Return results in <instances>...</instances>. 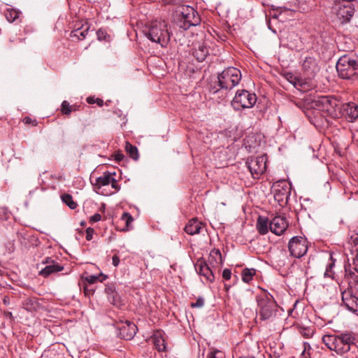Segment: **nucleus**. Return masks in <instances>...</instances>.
Wrapping results in <instances>:
<instances>
[{
	"mask_svg": "<svg viewBox=\"0 0 358 358\" xmlns=\"http://www.w3.org/2000/svg\"><path fill=\"white\" fill-rule=\"evenodd\" d=\"M23 122L24 124H31V123H34L36 122V120H32L31 117H25L23 120Z\"/></svg>",
	"mask_w": 358,
	"mask_h": 358,
	"instance_id": "nucleus-52",
	"label": "nucleus"
},
{
	"mask_svg": "<svg viewBox=\"0 0 358 358\" xmlns=\"http://www.w3.org/2000/svg\"><path fill=\"white\" fill-rule=\"evenodd\" d=\"M94 234V229L91 227H89L86 229V239L87 241H90L92 239Z\"/></svg>",
	"mask_w": 358,
	"mask_h": 358,
	"instance_id": "nucleus-43",
	"label": "nucleus"
},
{
	"mask_svg": "<svg viewBox=\"0 0 358 358\" xmlns=\"http://www.w3.org/2000/svg\"><path fill=\"white\" fill-rule=\"evenodd\" d=\"M166 26L164 20L152 21L145 34L151 41L159 43L162 47L165 46L171 39V34Z\"/></svg>",
	"mask_w": 358,
	"mask_h": 358,
	"instance_id": "nucleus-2",
	"label": "nucleus"
},
{
	"mask_svg": "<svg viewBox=\"0 0 358 358\" xmlns=\"http://www.w3.org/2000/svg\"><path fill=\"white\" fill-rule=\"evenodd\" d=\"M73 106L69 104L67 101H63L61 105V112L62 114L69 115L73 111Z\"/></svg>",
	"mask_w": 358,
	"mask_h": 358,
	"instance_id": "nucleus-34",
	"label": "nucleus"
},
{
	"mask_svg": "<svg viewBox=\"0 0 358 358\" xmlns=\"http://www.w3.org/2000/svg\"><path fill=\"white\" fill-rule=\"evenodd\" d=\"M350 241L352 244H354L355 248V250L357 252L355 257H353V265L355 270L357 273H358V234L352 236L350 238Z\"/></svg>",
	"mask_w": 358,
	"mask_h": 358,
	"instance_id": "nucleus-28",
	"label": "nucleus"
},
{
	"mask_svg": "<svg viewBox=\"0 0 358 358\" xmlns=\"http://www.w3.org/2000/svg\"><path fill=\"white\" fill-rule=\"evenodd\" d=\"M99 279V277L96 276V275H90L88 277L86 278V280L90 283V284H94Z\"/></svg>",
	"mask_w": 358,
	"mask_h": 358,
	"instance_id": "nucleus-46",
	"label": "nucleus"
},
{
	"mask_svg": "<svg viewBox=\"0 0 358 358\" xmlns=\"http://www.w3.org/2000/svg\"><path fill=\"white\" fill-rule=\"evenodd\" d=\"M284 77L294 87L299 86L302 88L303 90L305 91L310 89V85L308 84V83L303 81L301 78H299L294 76L292 73L287 72L284 74Z\"/></svg>",
	"mask_w": 358,
	"mask_h": 358,
	"instance_id": "nucleus-21",
	"label": "nucleus"
},
{
	"mask_svg": "<svg viewBox=\"0 0 358 358\" xmlns=\"http://www.w3.org/2000/svg\"><path fill=\"white\" fill-rule=\"evenodd\" d=\"M288 227V222L285 217L275 216L269 222V229L276 235H281Z\"/></svg>",
	"mask_w": 358,
	"mask_h": 358,
	"instance_id": "nucleus-17",
	"label": "nucleus"
},
{
	"mask_svg": "<svg viewBox=\"0 0 358 358\" xmlns=\"http://www.w3.org/2000/svg\"><path fill=\"white\" fill-rule=\"evenodd\" d=\"M352 3L348 1H334L331 7V14L341 24L348 22L354 15Z\"/></svg>",
	"mask_w": 358,
	"mask_h": 358,
	"instance_id": "nucleus-7",
	"label": "nucleus"
},
{
	"mask_svg": "<svg viewBox=\"0 0 358 358\" xmlns=\"http://www.w3.org/2000/svg\"><path fill=\"white\" fill-rule=\"evenodd\" d=\"M310 345L308 343H303V351L301 355L303 356L304 358H307V357L305 355L306 351L307 350H310Z\"/></svg>",
	"mask_w": 358,
	"mask_h": 358,
	"instance_id": "nucleus-49",
	"label": "nucleus"
},
{
	"mask_svg": "<svg viewBox=\"0 0 358 358\" xmlns=\"http://www.w3.org/2000/svg\"><path fill=\"white\" fill-rule=\"evenodd\" d=\"M241 77V73L239 69L235 67H229L218 75V85L222 90H231L238 85Z\"/></svg>",
	"mask_w": 358,
	"mask_h": 358,
	"instance_id": "nucleus-3",
	"label": "nucleus"
},
{
	"mask_svg": "<svg viewBox=\"0 0 358 358\" xmlns=\"http://www.w3.org/2000/svg\"><path fill=\"white\" fill-rule=\"evenodd\" d=\"M201 222H199L196 219H192L185 225L184 230L189 235L199 234L201 229Z\"/></svg>",
	"mask_w": 358,
	"mask_h": 358,
	"instance_id": "nucleus-24",
	"label": "nucleus"
},
{
	"mask_svg": "<svg viewBox=\"0 0 358 358\" xmlns=\"http://www.w3.org/2000/svg\"><path fill=\"white\" fill-rule=\"evenodd\" d=\"M57 262H56L55 259H53L52 257H46L45 258V259L43 261V264H45L46 265H52V264H54L55 263H57Z\"/></svg>",
	"mask_w": 358,
	"mask_h": 358,
	"instance_id": "nucleus-47",
	"label": "nucleus"
},
{
	"mask_svg": "<svg viewBox=\"0 0 358 358\" xmlns=\"http://www.w3.org/2000/svg\"><path fill=\"white\" fill-rule=\"evenodd\" d=\"M64 270L63 265L57 262L52 265H46L43 269L39 271V275L46 278L51 274L56 273L57 272L62 271Z\"/></svg>",
	"mask_w": 358,
	"mask_h": 358,
	"instance_id": "nucleus-22",
	"label": "nucleus"
},
{
	"mask_svg": "<svg viewBox=\"0 0 358 358\" xmlns=\"http://www.w3.org/2000/svg\"><path fill=\"white\" fill-rule=\"evenodd\" d=\"M302 71L308 78H314L320 71L317 59L313 57H306L302 62Z\"/></svg>",
	"mask_w": 358,
	"mask_h": 358,
	"instance_id": "nucleus-16",
	"label": "nucleus"
},
{
	"mask_svg": "<svg viewBox=\"0 0 358 358\" xmlns=\"http://www.w3.org/2000/svg\"><path fill=\"white\" fill-rule=\"evenodd\" d=\"M239 358H254L253 357H239Z\"/></svg>",
	"mask_w": 358,
	"mask_h": 358,
	"instance_id": "nucleus-57",
	"label": "nucleus"
},
{
	"mask_svg": "<svg viewBox=\"0 0 358 358\" xmlns=\"http://www.w3.org/2000/svg\"><path fill=\"white\" fill-rule=\"evenodd\" d=\"M106 292L110 294H112V296H113V301L112 303L114 304V305H117V302H118V300H117V293L114 292L113 290L112 289V288L110 287H107L106 289Z\"/></svg>",
	"mask_w": 358,
	"mask_h": 358,
	"instance_id": "nucleus-39",
	"label": "nucleus"
},
{
	"mask_svg": "<svg viewBox=\"0 0 358 358\" xmlns=\"http://www.w3.org/2000/svg\"><path fill=\"white\" fill-rule=\"evenodd\" d=\"M308 241L304 236H296L292 237L288 243V249L290 255L296 258H301L308 251Z\"/></svg>",
	"mask_w": 358,
	"mask_h": 358,
	"instance_id": "nucleus-10",
	"label": "nucleus"
},
{
	"mask_svg": "<svg viewBox=\"0 0 358 358\" xmlns=\"http://www.w3.org/2000/svg\"><path fill=\"white\" fill-rule=\"evenodd\" d=\"M34 192H35V190L30 191L29 194L31 195V194L34 193Z\"/></svg>",
	"mask_w": 358,
	"mask_h": 358,
	"instance_id": "nucleus-58",
	"label": "nucleus"
},
{
	"mask_svg": "<svg viewBox=\"0 0 358 358\" xmlns=\"http://www.w3.org/2000/svg\"><path fill=\"white\" fill-rule=\"evenodd\" d=\"M87 101L90 104L96 103L99 106L103 105V101L99 98H95L94 96H90L87 99Z\"/></svg>",
	"mask_w": 358,
	"mask_h": 358,
	"instance_id": "nucleus-35",
	"label": "nucleus"
},
{
	"mask_svg": "<svg viewBox=\"0 0 358 358\" xmlns=\"http://www.w3.org/2000/svg\"><path fill=\"white\" fill-rule=\"evenodd\" d=\"M4 315L7 317H9L10 319H12L13 317V314L10 311H6L4 312Z\"/></svg>",
	"mask_w": 358,
	"mask_h": 358,
	"instance_id": "nucleus-55",
	"label": "nucleus"
},
{
	"mask_svg": "<svg viewBox=\"0 0 358 358\" xmlns=\"http://www.w3.org/2000/svg\"><path fill=\"white\" fill-rule=\"evenodd\" d=\"M111 182L110 183L111 185L112 188L114 189V192H111L110 194L119 191L120 189V186L118 185L117 180L114 178V176H112L110 180Z\"/></svg>",
	"mask_w": 358,
	"mask_h": 358,
	"instance_id": "nucleus-38",
	"label": "nucleus"
},
{
	"mask_svg": "<svg viewBox=\"0 0 358 358\" xmlns=\"http://www.w3.org/2000/svg\"><path fill=\"white\" fill-rule=\"evenodd\" d=\"M268 218L259 216L257 222V229L259 233L262 235H264L268 231Z\"/></svg>",
	"mask_w": 358,
	"mask_h": 358,
	"instance_id": "nucleus-27",
	"label": "nucleus"
},
{
	"mask_svg": "<svg viewBox=\"0 0 358 358\" xmlns=\"http://www.w3.org/2000/svg\"><path fill=\"white\" fill-rule=\"evenodd\" d=\"M73 110H76V109H77V108H76V106H75V105H73Z\"/></svg>",
	"mask_w": 358,
	"mask_h": 358,
	"instance_id": "nucleus-56",
	"label": "nucleus"
},
{
	"mask_svg": "<svg viewBox=\"0 0 358 358\" xmlns=\"http://www.w3.org/2000/svg\"><path fill=\"white\" fill-rule=\"evenodd\" d=\"M97 38L99 41H106L107 37H109V36L107 34V32L103 29H99L96 31Z\"/></svg>",
	"mask_w": 358,
	"mask_h": 358,
	"instance_id": "nucleus-36",
	"label": "nucleus"
},
{
	"mask_svg": "<svg viewBox=\"0 0 358 358\" xmlns=\"http://www.w3.org/2000/svg\"><path fill=\"white\" fill-rule=\"evenodd\" d=\"M257 101L256 94L248 90H238L231 101V106L236 110L252 108Z\"/></svg>",
	"mask_w": 358,
	"mask_h": 358,
	"instance_id": "nucleus-8",
	"label": "nucleus"
},
{
	"mask_svg": "<svg viewBox=\"0 0 358 358\" xmlns=\"http://www.w3.org/2000/svg\"><path fill=\"white\" fill-rule=\"evenodd\" d=\"M338 76L343 79H352L358 76V63L348 56L341 57L336 66Z\"/></svg>",
	"mask_w": 358,
	"mask_h": 358,
	"instance_id": "nucleus-5",
	"label": "nucleus"
},
{
	"mask_svg": "<svg viewBox=\"0 0 358 358\" xmlns=\"http://www.w3.org/2000/svg\"><path fill=\"white\" fill-rule=\"evenodd\" d=\"M334 266V262H331L327 265V266L326 268L325 273H324L325 277H329V278L331 277V270H332V268Z\"/></svg>",
	"mask_w": 358,
	"mask_h": 358,
	"instance_id": "nucleus-41",
	"label": "nucleus"
},
{
	"mask_svg": "<svg viewBox=\"0 0 358 358\" xmlns=\"http://www.w3.org/2000/svg\"><path fill=\"white\" fill-rule=\"evenodd\" d=\"M315 106L333 119L338 118L341 115V103L335 98L320 96L315 101Z\"/></svg>",
	"mask_w": 358,
	"mask_h": 358,
	"instance_id": "nucleus-6",
	"label": "nucleus"
},
{
	"mask_svg": "<svg viewBox=\"0 0 358 358\" xmlns=\"http://www.w3.org/2000/svg\"><path fill=\"white\" fill-rule=\"evenodd\" d=\"M207 263L213 268H215L217 270L220 269V267L223 263L222 257L220 250L214 248L210 251Z\"/></svg>",
	"mask_w": 358,
	"mask_h": 358,
	"instance_id": "nucleus-18",
	"label": "nucleus"
},
{
	"mask_svg": "<svg viewBox=\"0 0 358 358\" xmlns=\"http://www.w3.org/2000/svg\"><path fill=\"white\" fill-rule=\"evenodd\" d=\"M90 29V26L87 23L83 24L80 27H78L73 30L71 33V37H76L78 40H83L86 38Z\"/></svg>",
	"mask_w": 358,
	"mask_h": 358,
	"instance_id": "nucleus-25",
	"label": "nucleus"
},
{
	"mask_svg": "<svg viewBox=\"0 0 358 358\" xmlns=\"http://www.w3.org/2000/svg\"><path fill=\"white\" fill-rule=\"evenodd\" d=\"M117 335L124 340H131L136 335L138 328L134 322L129 320L115 322Z\"/></svg>",
	"mask_w": 358,
	"mask_h": 358,
	"instance_id": "nucleus-11",
	"label": "nucleus"
},
{
	"mask_svg": "<svg viewBox=\"0 0 358 358\" xmlns=\"http://www.w3.org/2000/svg\"><path fill=\"white\" fill-rule=\"evenodd\" d=\"M355 337L352 333H341L338 335H324L322 341L331 350L338 355H343L349 352L355 346Z\"/></svg>",
	"mask_w": 358,
	"mask_h": 358,
	"instance_id": "nucleus-1",
	"label": "nucleus"
},
{
	"mask_svg": "<svg viewBox=\"0 0 358 358\" xmlns=\"http://www.w3.org/2000/svg\"><path fill=\"white\" fill-rule=\"evenodd\" d=\"M62 201L66 203L71 209H75L77 207V203L73 201V197L69 194H64L61 196Z\"/></svg>",
	"mask_w": 358,
	"mask_h": 358,
	"instance_id": "nucleus-33",
	"label": "nucleus"
},
{
	"mask_svg": "<svg viewBox=\"0 0 358 358\" xmlns=\"http://www.w3.org/2000/svg\"><path fill=\"white\" fill-rule=\"evenodd\" d=\"M22 306L25 310L31 312L36 310L37 304L35 299L27 298L23 301Z\"/></svg>",
	"mask_w": 358,
	"mask_h": 358,
	"instance_id": "nucleus-31",
	"label": "nucleus"
},
{
	"mask_svg": "<svg viewBox=\"0 0 358 358\" xmlns=\"http://www.w3.org/2000/svg\"><path fill=\"white\" fill-rule=\"evenodd\" d=\"M101 215L99 213H95L94 215H93L92 216L90 217V221L91 222H99V220H101Z\"/></svg>",
	"mask_w": 358,
	"mask_h": 358,
	"instance_id": "nucleus-45",
	"label": "nucleus"
},
{
	"mask_svg": "<svg viewBox=\"0 0 358 358\" xmlns=\"http://www.w3.org/2000/svg\"><path fill=\"white\" fill-rule=\"evenodd\" d=\"M301 333L306 338H309L313 335V331L310 329H303Z\"/></svg>",
	"mask_w": 358,
	"mask_h": 358,
	"instance_id": "nucleus-44",
	"label": "nucleus"
},
{
	"mask_svg": "<svg viewBox=\"0 0 358 358\" xmlns=\"http://www.w3.org/2000/svg\"><path fill=\"white\" fill-rule=\"evenodd\" d=\"M151 340L159 352L166 351V345L165 343V338L164 332L162 331H155L151 337Z\"/></svg>",
	"mask_w": 358,
	"mask_h": 358,
	"instance_id": "nucleus-19",
	"label": "nucleus"
},
{
	"mask_svg": "<svg viewBox=\"0 0 358 358\" xmlns=\"http://www.w3.org/2000/svg\"><path fill=\"white\" fill-rule=\"evenodd\" d=\"M112 264L114 266H117L120 264V258L117 255H115L112 258Z\"/></svg>",
	"mask_w": 358,
	"mask_h": 358,
	"instance_id": "nucleus-48",
	"label": "nucleus"
},
{
	"mask_svg": "<svg viewBox=\"0 0 358 358\" xmlns=\"http://www.w3.org/2000/svg\"><path fill=\"white\" fill-rule=\"evenodd\" d=\"M220 352H211L208 355V358H222L217 356Z\"/></svg>",
	"mask_w": 358,
	"mask_h": 358,
	"instance_id": "nucleus-51",
	"label": "nucleus"
},
{
	"mask_svg": "<svg viewBox=\"0 0 358 358\" xmlns=\"http://www.w3.org/2000/svg\"><path fill=\"white\" fill-rule=\"evenodd\" d=\"M201 19L196 10L187 5H180V29H187L200 24Z\"/></svg>",
	"mask_w": 358,
	"mask_h": 358,
	"instance_id": "nucleus-9",
	"label": "nucleus"
},
{
	"mask_svg": "<svg viewBox=\"0 0 358 358\" xmlns=\"http://www.w3.org/2000/svg\"><path fill=\"white\" fill-rule=\"evenodd\" d=\"M122 220L125 221L127 225L133 221L132 216L129 213H124L122 215Z\"/></svg>",
	"mask_w": 358,
	"mask_h": 358,
	"instance_id": "nucleus-40",
	"label": "nucleus"
},
{
	"mask_svg": "<svg viewBox=\"0 0 358 358\" xmlns=\"http://www.w3.org/2000/svg\"><path fill=\"white\" fill-rule=\"evenodd\" d=\"M246 164L252 177L254 178H259L266 171V157L264 156H259L251 158L247 161Z\"/></svg>",
	"mask_w": 358,
	"mask_h": 358,
	"instance_id": "nucleus-15",
	"label": "nucleus"
},
{
	"mask_svg": "<svg viewBox=\"0 0 358 358\" xmlns=\"http://www.w3.org/2000/svg\"><path fill=\"white\" fill-rule=\"evenodd\" d=\"M164 4H177L178 0H162Z\"/></svg>",
	"mask_w": 358,
	"mask_h": 358,
	"instance_id": "nucleus-53",
	"label": "nucleus"
},
{
	"mask_svg": "<svg viewBox=\"0 0 358 358\" xmlns=\"http://www.w3.org/2000/svg\"><path fill=\"white\" fill-rule=\"evenodd\" d=\"M342 301L344 306L350 311L358 312V289H348L343 292Z\"/></svg>",
	"mask_w": 358,
	"mask_h": 358,
	"instance_id": "nucleus-14",
	"label": "nucleus"
},
{
	"mask_svg": "<svg viewBox=\"0 0 358 358\" xmlns=\"http://www.w3.org/2000/svg\"><path fill=\"white\" fill-rule=\"evenodd\" d=\"M345 111L348 116L349 121L353 122L358 117V106L354 103H348L345 106Z\"/></svg>",
	"mask_w": 358,
	"mask_h": 358,
	"instance_id": "nucleus-26",
	"label": "nucleus"
},
{
	"mask_svg": "<svg viewBox=\"0 0 358 358\" xmlns=\"http://www.w3.org/2000/svg\"><path fill=\"white\" fill-rule=\"evenodd\" d=\"M204 305V299L201 296L198 297L195 302L191 303L192 308H201Z\"/></svg>",
	"mask_w": 358,
	"mask_h": 358,
	"instance_id": "nucleus-37",
	"label": "nucleus"
},
{
	"mask_svg": "<svg viewBox=\"0 0 358 358\" xmlns=\"http://www.w3.org/2000/svg\"><path fill=\"white\" fill-rule=\"evenodd\" d=\"M112 176H115V173H111L108 171H106L103 173V176L96 178L94 182L92 181L91 182L96 191L97 192L103 186L110 185L111 182V180H110Z\"/></svg>",
	"mask_w": 358,
	"mask_h": 358,
	"instance_id": "nucleus-20",
	"label": "nucleus"
},
{
	"mask_svg": "<svg viewBox=\"0 0 358 358\" xmlns=\"http://www.w3.org/2000/svg\"><path fill=\"white\" fill-rule=\"evenodd\" d=\"M192 54L198 62H203L208 55V50L203 43H198L194 48Z\"/></svg>",
	"mask_w": 358,
	"mask_h": 358,
	"instance_id": "nucleus-23",
	"label": "nucleus"
},
{
	"mask_svg": "<svg viewBox=\"0 0 358 358\" xmlns=\"http://www.w3.org/2000/svg\"><path fill=\"white\" fill-rule=\"evenodd\" d=\"M231 270L229 268H224L222 271V278L226 280H229L231 278Z\"/></svg>",
	"mask_w": 358,
	"mask_h": 358,
	"instance_id": "nucleus-42",
	"label": "nucleus"
},
{
	"mask_svg": "<svg viewBox=\"0 0 358 358\" xmlns=\"http://www.w3.org/2000/svg\"><path fill=\"white\" fill-rule=\"evenodd\" d=\"M19 14L20 13L15 9H7L5 12V17L8 22H13L19 17Z\"/></svg>",
	"mask_w": 358,
	"mask_h": 358,
	"instance_id": "nucleus-32",
	"label": "nucleus"
},
{
	"mask_svg": "<svg viewBox=\"0 0 358 358\" xmlns=\"http://www.w3.org/2000/svg\"><path fill=\"white\" fill-rule=\"evenodd\" d=\"M125 150L131 158L136 161L138 159V151L136 146L129 142H127L125 144Z\"/></svg>",
	"mask_w": 358,
	"mask_h": 358,
	"instance_id": "nucleus-29",
	"label": "nucleus"
},
{
	"mask_svg": "<svg viewBox=\"0 0 358 358\" xmlns=\"http://www.w3.org/2000/svg\"><path fill=\"white\" fill-rule=\"evenodd\" d=\"M255 273L256 271L254 268H244L241 273L243 281L247 283L250 282L252 280Z\"/></svg>",
	"mask_w": 358,
	"mask_h": 358,
	"instance_id": "nucleus-30",
	"label": "nucleus"
},
{
	"mask_svg": "<svg viewBox=\"0 0 358 358\" xmlns=\"http://www.w3.org/2000/svg\"><path fill=\"white\" fill-rule=\"evenodd\" d=\"M115 159L116 161L120 162L124 159V155L120 152H117L115 154Z\"/></svg>",
	"mask_w": 358,
	"mask_h": 358,
	"instance_id": "nucleus-50",
	"label": "nucleus"
},
{
	"mask_svg": "<svg viewBox=\"0 0 358 358\" xmlns=\"http://www.w3.org/2000/svg\"><path fill=\"white\" fill-rule=\"evenodd\" d=\"M194 267L198 274L203 278V282L212 283L215 281V272L217 269L210 266L203 258L199 259Z\"/></svg>",
	"mask_w": 358,
	"mask_h": 358,
	"instance_id": "nucleus-12",
	"label": "nucleus"
},
{
	"mask_svg": "<svg viewBox=\"0 0 358 358\" xmlns=\"http://www.w3.org/2000/svg\"><path fill=\"white\" fill-rule=\"evenodd\" d=\"M274 198L280 205L286 203L290 194V185L285 180H279L273 185Z\"/></svg>",
	"mask_w": 358,
	"mask_h": 358,
	"instance_id": "nucleus-13",
	"label": "nucleus"
},
{
	"mask_svg": "<svg viewBox=\"0 0 358 358\" xmlns=\"http://www.w3.org/2000/svg\"><path fill=\"white\" fill-rule=\"evenodd\" d=\"M3 303L6 305V306H8L10 304V298L8 296H4L3 298Z\"/></svg>",
	"mask_w": 358,
	"mask_h": 358,
	"instance_id": "nucleus-54",
	"label": "nucleus"
},
{
	"mask_svg": "<svg viewBox=\"0 0 358 358\" xmlns=\"http://www.w3.org/2000/svg\"><path fill=\"white\" fill-rule=\"evenodd\" d=\"M257 315L261 320H270L275 315L277 303L271 296H259L257 298Z\"/></svg>",
	"mask_w": 358,
	"mask_h": 358,
	"instance_id": "nucleus-4",
	"label": "nucleus"
}]
</instances>
